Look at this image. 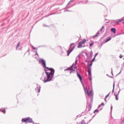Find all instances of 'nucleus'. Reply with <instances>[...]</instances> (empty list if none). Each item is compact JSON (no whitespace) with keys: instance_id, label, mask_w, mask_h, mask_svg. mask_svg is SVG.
Here are the masks:
<instances>
[{"instance_id":"f257e3e1","label":"nucleus","mask_w":124,"mask_h":124,"mask_svg":"<svg viewBox=\"0 0 124 124\" xmlns=\"http://www.w3.org/2000/svg\"><path fill=\"white\" fill-rule=\"evenodd\" d=\"M39 63L41 64L42 66L44 68V71L46 73V77L40 78V80L43 81L44 83H47L53 81L54 75L55 74V69L53 68H49L46 66V61L44 59L41 58L39 60Z\"/></svg>"},{"instance_id":"f03ea898","label":"nucleus","mask_w":124,"mask_h":124,"mask_svg":"<svg viewBox=\"0 0 124 124\" xmlns=\"http://www.w3.org/2000/svg\"><path fill=\"white\" fill-rule=\"evenodd\" d=\"M87 98V106L86 109L85 110V112H82L80 114L81 116H85L87 114H91L90 112L92 110V104H93V95H91V97H86Z\"/></svg>"},{"instance_id":"7ed1b4c3","label":"nucleus","mask_w":124,"mask_h":124,"mask_svg":"<svg viewBox=\"0 0 124 124\" xmlns=\"http://www.w3.org/2000/svg\"><path fill=\"white\" fill-rule=\"evenodd\" d=\"M77 75L80 81V83H81V85L84 89L85 93H87L89 97H91L92 95H93V89H91L89 92V89H88V87L87 86L85 87V85L84 84V83H83V78H82V76L80 75L78 71H77Z\"/></svg>"},{"instance_id":"20e7f679","label":"nucleus","mask_w":124,"mask_h":124,"mask_svg":"<svg viewBox=\"0 0 124 124\" xmlns=\"http://www.w3.org/2000/svg\"><path fill=\"white\" fill-rule=\"evenodd\" d=\"M85 62H87V72L88 73V79L89 81H90L91 83V86L92 87L93 86V78L92 77V66H93V63L92 61L90 60H86L85 61Z\"/></svg>"},{"instance_id":"39448f33","label":"nucleus","mask_w":124,"mask_h":124,"mask_svg":"<svg viewBox=\"0 0 124 124\" xmlns=\"http://www.w3.org/2000/svg\"><path fill=\"white\" fill-rule=\"evenodd\" d=\"M76 47V45L75 43H71L69 46V49L67 51V56H68L70 54V53L75 49Z\"/></svg>"},{"instance_id":"423d86ee","label":"nucleus","mask_w":124,"mask_h":124,"mask_svg":"<svg viewBox=\"0 0 124 124\" xmlns=\"http://www.w3.org/2000/svg\"><path fill=\"white\" fill-rule=\"evenodd\" d=\"M21 122H22V123H25L26 124L32 123L33 124H35L34 122L32 121V118H31V117L23 118L22 119Z\"/></svg>"},{"instance_id":"0eeeda50","label":"nucleus","mask_w":124,"mask_h":124,"mask_svg":"<svg viewBox=\"0 0 124 124\" xmlns=\"http://www.w3.org/2000/svg\"><path fill=\"white\" fill-rule=\"evenodd\" d=\"M68 68L69 69V70L70 71V74H71V73H75V69H73L74 68V63L72 64L71 66L68 67Z\"/></svg>"},{"instance_id":"6e6552de","label":"nucleus","mask_w":124,"mask_h":124,"mask_svg":"<svg viewBox=\"0 0 124 124\" xmlns=\"http://www.w3.org/2000/svg\"><path fill=\"white\" fill-rule=\"evenodd\" d=\"M37 87L35 89V91L36 92H37V93H40V91L41 90V86L39 85H38V84H36Z\"/></svg>"},{"instance_id":"1a4fd4ad","label":"nucleus","mask_w":124,"mask_h":124,"mask_svg":"<svg viewBox=\"0 0 124 124\" xmlns=\"http://www.w3.org/2000/svg\"><path fill=\"white\" fill-rule=\"evenodd\" d=\"M86 56L87 57V60H91V59H92V58L93 57V50H91L90 51V54L89 55L87 53Z\"/></svg>"},{"instance_id":"9d476101","label":"nucleus","mask_w":124,"mask_h":124,"mask_svg":"<svg viewBox=\"0 0 124 124\" xmlns=\"http://www.w3.org/2000/svg\"><path fill=\"white\" fill-rule=\"evenodd\" d=\"M124 20V17H122V18L121 19H119L118 21H115L114 22V24L115 25H119V24H120V23H121V22H123V21Z\"/></svg>"},{"instance_id":"9b49d317","label":"nucleus","mask_w":124,"mask_h":124,"mask_svg":"<svg viewBox=\"0 0 124 124\" xmlns=\"http://www.w3.org/2000/svg\"><path fill=\"white\" fill-rule=\"evenodd\" d=\"M85 47V46H83V44L80 42H79L78 43V48H82Z\"/></svg>"},{"instance_id":"f8f14e48","label":"nucleus","mask_w":124,"mask_h":124,"mask_svg":"<svg viewBox=\"0 0 124 124\" xmlns=\"http://www.w3.org/2000/svg\"><path fill=\"white\" fill-rule=\"evenodd\" d=\"M120 91L121 90H119L117 94H116V93H114V95L115 96V99L116 100H119V96H118V95H119V93H120Z\"/></svg>"},{"instance_id":"ddd939ff","label":"nucleus","mask_w":124,"mask_h":124,"mask_svg":"<svg viewBox=\"0 0 124 124\" xmlns=\"http://www.w3.org/2000/svg\"><path fill=\"white\" fill-rule=\"evenodd\" d=\"M112 39V37H108L106 39V40L104 42V43H107L108 41H110Z\"/></svg>"},{"instance_id":"4468645a","label":"nucleus","mask_w":124,"mask_h":124,"mask_svg":"<svg viewBox=\"0 0 124 124\" xmlns=\"http://www.w3.org/2000/svg\"><path fill=\"white\" fill-rule=\"evenodd\" d=\"M111 31L115 34H116V32H117V30L116 28H111Z\"/></svg>"},{"instance_id":"2eb2a0df","label":"nucleus","mask_w":124,"mask_h":124,"mask_svg":"<svg viewBox=\"0 0 124 124\" xmlns=\"http://www.w3.org/2000/svg\"><path fill=\"white\" fill-rule=\"evenodd\" d=\"M100 33L99 32V31H98L97 32V33H96V34L93 36V38H95L96 37H97V36H98V35H100Z\"/></svg>"},{"instance_id":"dca6fc26","label":"nucleus","mask_w":124,"mask_h":124,"mask_svg":"<svg viewBox=\"0 0 124 124\" xmlns=\"http://www.w3.org/2000/svg\"><path fill=\"white\" fill-rule=\"evenodd\" d=\"M0 112H2L3 114H5L6 113V111L5 110V108H0Z\"/></svg>"},{"instance_id":"f3484780","label":"nucleus","mask_w":124,"mask_h":124,"mask_svg":"<svg viewBox=\"0 0 124 124\" xmlns=\"http://www.w3.org/2000/svg\"><path fill=\"white\" fill-rule=\"evenodd\" d=\"M21 46V43L19 42L17 43V45L16 46V50H18V48H19V47H20V46Z\"/></svg>"},{"instance_id":"a211bd4d","label":"nucleus","mask_w":124,"mask_h":124,"mask_svg":"<svg viewBox=\"0 0 124 124\" xmlns=\"http://www.w3.org/2000/svg\"><path fill=\"white\" fill-rule=\"evenodd\" d=\"M74 0H71L68 3V4L66 5V7H67V6H68V5L70 4V3H72V2H73V1H74Z\"/></svg>"},{"instance_id":"6ab92c4d","label":"nucleus","mask_w":124,"mask_h":124,"mask_svg":"<svg viewBox=\"0 0 124 124\" xmlns=\"http://www.w3.org/2000/svg\"><path fill=\"white\" fill-rule=\"evenodd\" d=\"M86 41H87V40H86V39H83L82 40H81V41H80V42H81L82 44H84V43H86Z\"/></svg>"},{"instance_id":"aec40b11","label":"nucleus","mask_w":124,"mask_h":124,"mask_svg":"<svg viewBox=\"0 0 124 124\" xmlns=\"http://www.w3.org/2000/svg\"><path fill=\"white\" fill-rule=\"evenodd\" d=\"M115 90V81H114L113 82V89L112 91V93H114V90Z\"/></svg>"},{"instance_id":"412c9836","label":"nucleus","mask_w":124,"mask_h":124,"mask_svg":"<svg viewBox=\"0 0 124 124\" xmlns=\"http://www.w3.org/2000/svg\"><path fill=\"white\" fill-rule=\"evenodd\" d=\"M94 61H95V57H94L93 58V59L91 61V62H90V63H92V65H93V62H94Z\"/></svg>"},{"instance_id":"4be33fe9","label":"nucleus","mask_w":124,"mask_h":124,"mask_svg":"<svg viewBox=\"0 0 124 124\" xmlns=\"http://www.w3.org/2000/svg\"><path fill=\"white\" fill-rule=\"evenodd\" d=\"M81 56H82V54L80 53L77 57L76 59H77L78 60H80Z\"/></svg>"},{"instance_id":"5701e85b","label":"nucleus","mask_w":124,"mask_h":124,"mask_svg":"<svg viewBox=\"0 0 124 124\" xmlns=\"http://www.w3.org/2000/svg\"><path fill=\"white\" fill-rule=\"evenodd\" d=\"M79 59H77V58H76V61L75 62L74 65H77V63H78V60Z\"/></svg>"},{"instance_id":"b1692460","label":"nucleus","mask_w":124,"mask_h":124,"mask_svg":"<svg viewBox=\"0 0 124 124\" xmlns=\"http://www.w3.org/2000/svg\"><path fill=\"white\" fill-rule=\"evenodd\" d=\"M79 124H86V122H85V120H83L81 122L79 123Z\"/></svg>"},{"instance_id":"393cba45","label":"nucleus","mask_w":124,"mask_h":124,"mask_svg":"<svg viewBox=\"0 0 124 124\" xmlns=\"http://www.w3.org/2000/svg\"><path fill=\"white\" fill-rule=\"evenodd\" d=\"M99 112V110H98V108L96 109L94 111V114H95V113H98Z\"/></svg>"},{"instance_id":"a878e982","label":"nucleus","mask_w":124,"mask_h":124,"mask_svg":"<svg viewBox=\"0 0 124 124\" xmlns=\"http://www.w3.org/2000/svg\"><path fill=\"white\" fill-rule=\"evenodd\" d=\"M43 27H44V28H49V25H47L46 24H43Z\"/></svg>"},{"instance_id":"bb28decb","label":"nucleus","mask_w":124,"mask_h":124,"mask_svg":"<svg viewBox=\"0 0 124 124\" xmlns=\"http://www.w3.org/2000/svg\"><path fill=\"white\" fill-rule=\"evenodd\" d=\"M89 46L90 47H93V42H92L91 43H90Z\"/></svg>"},{"instance_id":"cd10ccee","label":"nucleus","mask_w":124,"mask_h":124,"mask_svg":"<svg viewBox=\"0 0 124 124\" xmlns=\"http://www.w3.org/2000/svg\"><path fill=\"white\" fill-rule=\"evenodd\" d=\"M103 29H104V26H103L101 28V29L99 31L101 32L103 31Z\"/></svg>"},{"instance_id":"c85d7f7f","label":"nucleus","mask_w":124,"mask_h":124,"mask_svg":"<svg viewBox=\"0 0 124 124\" xmlns=\"http://www.w3.org/2000/svg\"><path fill=\"white\" fill-rule=\"evenodd\" d=\"M110 93H111V92H109V93L105 96L106 98H107V97L110 95Z\"/></svg>"},{"instance_id":"c756f323","label":"nucleus","mask_w":124,"mask_h":124,"mask_svg":"<svg viewBox=\"0 0 124 124\" xmlns=\"http://www.w3.org/2000/svg\"><path fill=\"white\" fill-rule=\"evenodd\" d=\"M35 53H36V54H35V56L37 55V58H38V57H39V55H38V53H37V51H35Z\"/></svg>"},{"instance_id":"7c9ffc66","label":"nucleus","mask_w":124,"mask_h":124,"mask_svg":"<svg viewBox=\"0 0 124 124\" xmlns=\"http://www.w3.org/2000/svg\"><path fill=\"white\" fill-rule=\"evenodd\" d=\"M81 114H79V115H77L76 120H77V118H81Z\"/></svg>"},{"instance_id":"2f4dec72","label":"nucleus","mask_w":124,"mask_h":124,"mask_svg":"<svg viewBox=\"0 0 124 124\" xmlns=\"http://www.w3.org/2000/svg\"><path fill=\"white\" fill-rule=\"evenodd\" d=\"M100 49H101V47H102V46H103V43H101L100 44Z\"/></svg>"},{"instance_id":"473e14b6","label":"nucleus","mask_w":124,"mask_h":124,"mask_svg":"<svg viewBox=\"0 0 124 124\" xmlns=\"http://www.w3.org/2000/svg\"><path fill=\"white\" fill-rule=\"evenodd\" d=\"M95 116V114L92 117V118L91 119H90V120H89V123L92 121V120H93V118H94Z\"/></svg>"},{"instance_id":"72a5a7b5","label":"nucleus","mask_w":124,"mask_h":124,"mask_svg":"<svg viewBox=\"0 0 124 124\" xmlns=\"http://www.w3.org/2000/svg\"><path fill=\"white\" fill-rule=\"evenodd\" d=\"M113 110V107L111 106L110 107V113H112V111Z\"/></svg>"},{"instance_id":"f704fd0d","label":"nucleus","mask_w":124,"mask_h":124,"mask_svg":"<svg viewBox=\"0 0 124 124\" xmlns=\"http://www.w3.org/2000/svg\"><path fill=\"white\" fill-rule=\"evenodd\" d=\"M74 69H75H75H76L77 70V71H78V70H77V66H76V65H75V67H74Z\"/></svg>"},{"instance_id":"c9c22d12","label":"nucleus","mask_w":124,"mask_h":124,"mask_svg":"<svg viewBox=\"0 0 124 124\" xmlns=\"http://www.w3.org/2000/svg\"><path fill=\"white\" fill-rule=\"evenodd\" d=\"M98 55V52L95 53V54H94V57H95V58H96V56H97Z\"/></svg>"},{"instance_id":"e433bc0d","label":"nucleus","mask_w":124,"mask_h":124,"mask_svg":"<svg viewBox=\"0 0 124 124\" xmlns=\"http://www.w3.org/2000/svg\"><path fill=\"white\" fill-rule=\"evenodd\" d=\"M32 48L33 50H36V47H35L34 46H32Z\"/></svg>"},{"instance_id":"4c0bfd02","label":"nucleus","mask_w":124,"mask_h":124,"mask_svg":"<svg viewBox=\"0 0 124 124\" xmlns=\"http://www.w3.org/2000/svg\"><path fill=\"white\" fill-rule=\"evenodd\" d=\"M101 106H104L105 104L104 102H102L101 104H100Z\"/></svg>"},{"instance_id":"58836bf2","label":"nucleus","mask_w":124,"mask_h":124,"mask_svg":"<svg viewBox=\"0 0 124 124\" xmlns=\"http://www.w3.org/2000/svg\"><path fill=\"white\" fill-rule=\"evenodd\" d=\"M119 58H120V59H122V58H123V55L122 54H120L119 55Z\"/></svg>"},{"instance_id":"ea45409f","label":"nucleus","mask_w":124,"mask_h":124,"mask_svg":"<svg viewBox=\"0 0 124 124\" xmlns=\"http://www.w3.org/2000/svg\"><path fill=\"white\" fill-rule=\"evenodd\" d=\"M111 74H112V75L113 76H114V75L113 74V68H111Z\"/></svg>"},{"instance_id":"a19ab883","label":"nucleus","mask_w":124,"mask_h":124,"mask_svg":"<svg viewBox=\"0 0 124 124\" xmlns=\"http://www.w3.org/2000/svg\"><path fill=\"white\" fill-rule=\"evenodd\" d=\"M122 73V70H121L120 72H119V73H118L117 75H116V76H118V75H120V74Z\"/></svg>"},{"instance_id":"79ce46f5","label":"nucleus","mask_w":124,"mask_h":124,"mask_svg":"<svg viewBox=\"0 0 124 124\" xmlns=\"http://www.w3.org/2000/svg\"><path fill=\"white\" fill-rule=\"evenodd\" d=\"M107 76H108V77H109L110 78H113V77L110 76H109V75H108V74H107Z\"/></svg>"},{"instance_id":"37998d69","label":"nucleus","mask_w":124,"mask_h":124,"mask_svg":"<svg viewBox=\"0 0 124 124\" xmlns=\"http://www.w3.org/2000/svg\"><path fill=\"white\" fill-rule=\"evenodd\" d=\"M47 47V46L46 45H42V47Z\"/></svg>"},{"instance_id":"c03bdc74","label":"nucleus","mask_w":124,"mask_h":124,"mask_svg":"<svg viewBox=\"0 0 124 124\" xmlns=\"http://www.w3.org/2000/svg\"><path fill=\"white\" fill-rule=\"evenodd\" d=\"M121 34H124V32L123 33H120V34H117V35H121Z\"/></svg>"},{"instance_id":"a18cd8bd","label":"nucleus","mask_w":124,"mask_h":124,"mask_svg":"<svg viewBox=\"0 0 124 124\" xmlns=\"http://www.w3.org/2000/svg\"><path fill=\"white\" fill-rule=\"evenodd\" d=\"M68 70H69L68 68L64 70V71H67Z\"/></svg>"},{"instance_id":"49530a36","label":"nucleus","mask_w":124,"mask_h":124,"mask_svg":"<svg viewBox=\"0 0 124 124\" xmlns=\"http://www.w3.org/2000/svg\"><path fill=\"white\" fill-rule=\"evenodd\" d=\"M101 106V105H99L98 106L97 108H98V109H99V108H100Z\"/></svg>"},{"instance_id":"de8ad7c7","label":"nucleus","mask_w":124,"mask_h":124,"mask_svg":"<svg viewBox=\"0 0 124 124\" xmlns=\"http://www.w3.org/2000/svg\"><path fill=\"white\" fill-rule=\"evenodd\" d=\"M55 14H55V13L50 14L49 15V16H50V15H55Z\"/></svg>"},{"instance_id":"09e8293b","label":"nucleus","mask_w":124,"mask_h":124,"mask_svg":"<svg viewBox=\"0 0 124 124\" xmlns=\"http://www.w3.org/2000/svg\"><path fill=\"white\" fill-rule=\"evenodd\" d=\"M83 53H84V54H85V56L87 55L88 53L86 52H83Z\"/></svg>"},{"instance_id":"8fccbe9b","label":"nucleus","mask_w":124,"mask_h":124,"mask_svg":"<svg viewBox=\"0 0 124 124\" xmlns=\"http://www.w3.org/2000/svg\"><path fill=\"white\" fill-rule=\"evenodd\" d=\"M83 53H84V54H85V56L87 55L88 53L86 52H83Z\"/></svg>"},{"instance_id":"3c124183","label":"nucleus","mask_w":124,"mask_h":124,"mask_svg":"<svg viewBox=\"0 0 124 124\" xmlns=\"http://www.w3.org/2000/svg\"><path fill=\"white\" fill-rule=\"evenodd\" d=\"M68 12V10L67 9H66V10L64 11V12Z\"/></svg>"},{"instance_id":"603ef678","label":"nucleus","mask_w":124,"mask_h":124,"mask_svg":"<svg viewBox=\"0 0 124 124\" xmlns=\"http://www.w3.org/2000/svg\"><path fill=\"white\" fill-rule=\"evenodd\" d=\"M81 64H84V65H85V64H86L84 62H81Z\"/></svg>"},{"instance_id":"864d4df0","label":"nucleus","mask_w":124,"mask_h":124,"mask_svg":"<svg viewBox=\"0 0 124 124\" xmlns=\"http://www.w3.org/2000/svg\"><path fill=\"white\" fill-rule=\"evenodd\" d=\"M30 51H31V50L30 49V48H29L27 52H30Z\"/></svg>"},{"instance_id":"5fc2aeb1","label":"nucleus","mask_w":124,"mask_h":124,"mask_svg":"<svg viewBox=\"0 0 124 124\" xmlns=\"http://www.w3.org/2000/svg\"><path fill=\"white\" fill-rule=\"evenodd\" d=\"M41 47H42V46H38V48H41Z\"/></svg>"},{"instance_id":"6e6d98bb","label":"nucleus","mask_w":124,"mask_h":124,"mask_svg":"<svg viewBox=\"0 0 124 124\" xmlns=\"http://www.w3.org/2000/svg\"><path fill=\"white\" fill-rule=\"evenodd\" d=\"M71 7H72V6H70L69 7H68V8H70Z\"/></svg>"},{"instance_id":"4d7b16f0","label":"nucleus","mask_w":124,"mask_h":124,"mask_svg":"<svg viewBox=\"0 0 124 124\" xmlns=\"http://www.w3.org/2000/svg\"><path fill=\"white\" fill-rule=\"evenodd\" d=\"M107 98H106V97H105V101L106 102V99H107Z\"/></svg>"},{"instance_id":"13d9d810","label":"nucleus","mask_w":124,"mask_h":124,"mask_svg":"<svg viewBox=\"0 0 124 124\" xmlns=\"http://www.w3.org/2000/svg\"><path fill=\"white\" fill-rule=\"evenodd\" d=\"M102 110V108L99 109V111H101Z\"/></svg>"},{"instance_id":"bf43d9fd","label":"nucleus","mask_w":124,"mask_h":124,"mask_svg":"<svg viewBox=\"0 0 124 124\" xmlns=\"http://www.w3.org/2000/svg\"><path fill=\"white\" fill-rule=\"evenodd\" d=\"M106 23H107V24H108V23H110V21L106 22Z\"/></svg>"},{"instance_id":"052dcab7","label":"nucleus","mask_w":124,"mask_h":124,"mask_svg":"<svg viewBox=\"0 0 124 124\" xmlns=\"http://www.w3.org/2000/svg\"><path fill=\"white\" fill-rule=\"evenodd\" d=\"M68 12H71V10H68Z\"/></svg>"},{"instance_id":"680f3d73","label":"nucleus","mask_w":124,"mask_h":124,"mask_svg":"<svg viewBox=\"0 0 124 124\" xmlns=\"http://www.w3.org/2000/svg\"><path fill=\"white\" fill-rule=\"evenodd\" d=\"M98 47L100 49V46H98Z\"/></svg>"},{"instance_id":"e2e57ef3","label":"nucleus","mask_w":124,"mask_h":124,"mask_svg":"<svg viewBox=\"0 0 124 124\" xmlns=\"http://www.w3.org/2000/svg\"><path fill=\"white\" fill-rule=\"evenodd\" d=\"M122 23H123V24H124V21H123Z\"/></svg>"},{"instance_id":"0e129e2a","label":"nucleus","mask_w":124,"mask_h":124,"mask_svg":"<svg viewBox=\"0 0 124 124\" xmlns=\"http://www.w3.org/2000/svg\"><path fill=\"white\" fill-rule=\"evenodd\" d=\"M35 59H37V57H35Z\"/></svg>"},{"instance_id":"69168bd1","label":"nucleus","mask_w":124,"mask_h":124,"mask_svg":"<svg viewBox=\"0 0 124 124\" xmlns=\"http://www.w3.org/2000/svg\"><path fill=\"white\" fill-rule=\"evenodd\" d=\"M28 16H29V14H28V15H27V17H28Z\"/></svg>"},{"instance_id":"338daca9","label":"nucleus","mask_w":124,"mask_h":124,"mask_svg":"<svg viewBox=\"0 0 124 124\" xmlns=\"http://www.w3.org/2000/svg\"><path fill=\"white\" fill-rule=\"evenodd\" d=\"M113 21H116V20H113Z\"/></svg>"},{"instance_id":"774afa93","label":"nucleus","mask_w":124,"mask_h":124,"mask_svg":"<svg viewBox=\"0 0 124 124\" xmlns=\"http://www.w3.org/2000/svg\"><path fill=\"white\" fill-rule=\"evenodd\" d=\"M106 9H107V10H108V9H107V8H106Z\"/></svg>"}]
</instances>
